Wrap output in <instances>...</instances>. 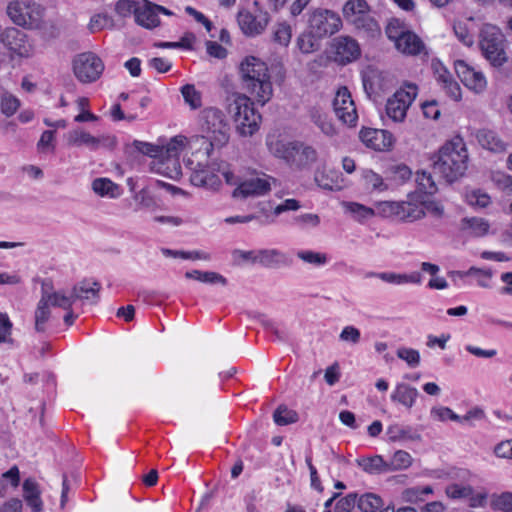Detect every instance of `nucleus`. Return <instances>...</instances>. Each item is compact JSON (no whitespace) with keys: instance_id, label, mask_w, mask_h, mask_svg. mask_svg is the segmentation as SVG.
<instances>
[{"instance_id":"obj_51","label":"nucleus","mask_w":512,"mask_h":512,"mask_svg":"<svg viewBox=\"0 0 512 512\" xmlns=\"http://www.w3.org/2000/svg\"><path fill=\"white\" fill-rule=\"evenodd\" d=\"M396 355L412 368L417 367L420 364V354L416 349L400 347L397 349Z\"/></svg>"},{"instance_id":"obj_56","label":"nucleus","mask_w":512,"mask_h":512,"mask_svg":"<svg viewBox=\"0 0 512 512\" xmlns=\"http://www.w3.org/2000/svg\"><path fill=\"white\" fill-rule=\"evenodd\" d=\"M492 506L495 510L512 512V493L504 492L496 496L492 501Z\"/></svg>"},{"instance_id":"obj_50","label":"nucleus","mask_w":512,"mask_h":512,"mask_svg":"<svg viewBox=\"0 0 512 512\" xmlns=\"http://www.w3.org/2000/svg\"><path fill=\"white\" fill-rule=\"evenodd\" d=\"M134 199L140 208L152 211L158 208V203L155 197L146 189H142L136 193Z\"/></svg>"},{"instance_id":"obj_28","label":"nucleus","mask_w":512,"mask_h":512,"mask_svg":"<svg viewBox=\"0 0 512 512\" xmlns=\"http://www.w3.org/2000/svg\"><path fill=\"white\" fill-rule=\"evenodd\" d=\"M23 497L32 512H41L43 510V501L40 497L41 491L38 483L29 478L23 482Z\"/></svg>"},{"instance_id":"obj_58","label":"nucleus","mask_w":512,"mask_h":512,"mask_svg":"<svg viewBox=\"0 0 512 512\" xmlns=\"http://www.w3.org/2000/svg\"><path fill=\"white\" fill-rule=\"evenodd\" d=\"M133 147L143 155H148L153 158L160 157V152H162L159 146L137 140L133 142Z\"/></svg>"},{"instance_id":"obj_21","label":"nucleus","mask_w":512,"mask_h":512,"mask_svg":"<svg viewBox=\"0 0 512 512\" xmlns=\"http://www.w3.org/2000/svg\"><path fill=\"white\" fill-rule=\"evenodd\" d=\"M0 43L19 56L27 57L31 52V45L27 41L26 35L13 27L4 29V37L0 39Z\"/></svg>"},{"instance_id":"obj_54","label":"nucleus","mask_w":512,"mask_h":512,"mask_svg":"<svg viewBox=\"0 0 512 512\" xmlns=\"http://www.w3.org/2000/svg\"><path fill=\"white\" fill-rule=\"evenodd\" d=\"M347 210L357 219L358 221H362L368 218H371L374 215V211L371 208H368L364 205L358 203H348Z\"/></svg>"},{"instance_id":"obj_5","label":"nucleus","mask_w":512,"mask_h":512,"mask_svg":"<svg viewBox=\"0 0 512 512\" xmlns=\"http://www.w3.org/2000/svg\"><path fill=\"white\" fill-rule=\"evenodd\" d=\"M227 110L232 115L236 129L241 136H252L261 122V115L256 112L253 102L244 94H233L227 99Z\"/></svg>"},{"instance_id":"obj_13","label":"nucleus","mask_w":512,"mask_h":512,"mask_svg":"<svg viewBox=\"0 0 512 512\" xmlns=\"http://www.w3.org/2000/svg\"><path fill=\"white\" fill-rule=\"evenodd\" d=\"M380 207L384 216H394L404 222H414L425 216L423 206L411 202L385 201L380 204Z\"/></svg>"},{"instance_id":"obj_32","label":"nucleus","mask_w":512,"mask_h":512,"mask_svg":"<svg viewBox=\"0 0 512 512\" xmlns=\"http://www.w3.org/2000/svg\"><path fill=\"white\" fill-rule=\"evenodd\" d=\"M311 121L327 136H334L337 131L328 115L320 108L313 107L309 111Z\"/></svg>"},{"instance_id":"obj_61","label":"nucleus","mask_w":512,"mask_h":512,"mask_svg":"<svg viewBox=\"0 0 512 512\" xmlns=\"http://www.w3.org/2000/svg\"><path fill=\"white\" fill-rule=\"evenodd\" d=\"M139 6L140 4L133 0H119L116 3L115 10L121 16H127L131 13H134V16H136V9Z\"/></svg>"},{"instance_id":"obj_46","label":"nucleus","mask_w":512,"mask_h":512,"mask_svg":"<svg viewBox=\"0 0 512 512\" xmlns=\"http://www.w3.org/2000/svg\"><path fill=\"white\" fill-rule=\"evenodd\" d=\"M445 493L453 500L466 499L473 494V488L470 485L452 483L445 488Z\"/></svg>"},{"instance_id":"obj_8","label":"nucleus","mask_w":512,"mask_h":512,"mask_svg":"<svg viewBox=\"0 0 512 512\" xmlns=\"http://www.w3.org/2000/svg\"><path fill=\"white\" fill-rule=\"evenodd\" d=\"M7 14L16 25L37 29L42 24L44 9L34 1L15 0L9 3Z\"/></svg>"},{"instance_id":"obj_4","label":"nucleus","mask_w":512,"mask_h":512,"mask_svg":"<svg viewBox=\"0 0 512 512\" xmlns=\"http://www.w3.org/2000/svg\"><path fill=\"white\" fill-rule=\"evenodd\" d=\"M243 87L258 103L265 105L273 95V87L265 62L254 56H247L240 64Z\"/></svg>"},{"instance_id":"obj_22","label":"nucleus","mask_w":512,"mask_h":512,"mask_svg":"<svg viewBox=\"0 0 512 512\" xmlns=\"http://www.w3.org/2000/svg\"><path fill=\"white\" fill-rule=\"evenodd\" d=\"M258 255L257 264L265 268L275 269L292 264V259L286 253L278 249H259Z\"/></svg>"},{"instance_id":"obj_49","label":"nucleus","mask_w":512,"mask_h":512,"mask_svg":"<svg viewBox=\"0 0 512 512\" xmlns=\"http://www.w3.org/2000/svg\"><path fill=\"white\" fill-rule=\"evenodd\" d=\"M416 183L419 191H421L424 194L432 195L437 191L436 184L433 181L431 174L425 171L417 173Z\"/></svg>"},{"instance_id":"obj_31","label":"nucleus","mask_w":512,"mask_h":512,"mask_svg":"<svg viewBox=\"0 0 512 512\" xmlns=\"http://www.w3.org/2000/svg\"><path fill=\"white\" fill-rule=\"evenodd\" d=\"M92 190L100 197L118 198L122 194L121 187L109 178H96L92 182Z\"/></svg>"},{"instance_id":"obj_10","label":"nucleus","mask_w":512,"mask_h":512,"mask_svg":"<svg viewBox=\"0 0 512 512\" xmlns=\"http://www.w3.org/2000/svg\"><path fill=\"white\" fill-rule=\"evenodd\" d=\"M73 71L80 82L92 83L102 75L104 63L96 54L84 52L74 58Z\"/></svg>"},{"instance_id":"obj_36","label":"nucleus","mask_w":512,"mask_h":512,"mask_svg":"<svg viewBox=\"0 0 512 512\" xmlns=\"http://www.w3.org/2000/svg\"><path fill=\"white\" fill-rule=\"evenodd\" d=\"M358 465L369 474H381L389 472L387 462L382 458V456L379 455L358 460Z\"/></svg>"},{"instance_id":"obj_64","label":"nucleus","mask_w":512,"mask_h":512,"mask_svg":"<svg viewBox=\"0 0 512 512\" xmlns=\"http://www.w3.org/2000/svg\"><path fill=\"white\" fill-rule=\"evenodd\" d=\"M340 340L357 344L360 341V331L354 326H346L339 335Z\"/></svg>"},{"instance_id":"obj_6","label":"nucleus","mask_w":512,"mask_h":512,"mask_svg":"<svg viewBox=\"0 0 512 512\" xmlns=\"http://www.w3.org/2000/svg\"><path fill=\"white\" fill-rule=\"evenodd\" d=\"M478 44L481 54L491 66L499 68L508 61L506 39L497 26L483 24L479 31Z\"/></svg>"},{"instance_id":"obj_25","label":"nucleus","mask_w":512,"mask_h":512,"mask_svg":"<svg viewBox=\"0 0 512 512\" xmlns=\"http://www.w3.org/2000/svg\"><path fill=\"white\" fill-rule=\"evenodd\" d=\"M475 137L482 148L493 153H503L507 149V144L493 130L486 128L479 129Z\"/></svg>"},{"instance_id":"obj_17","label":"nucleus","mask_w":512,"mask_h":512,"mask_svg":"<svg viewBox=\"0 0 512 512\" xmlns=\"http://www.w3.org/2000/svg\"><path fill=\"white\" fill-rule=\"evenodd\" d=\"M275 182L276 179L268 175L251 178L240 183L233 191V196L242 198L263 196L271 190L272 183Z\"/></svg>"},{"instance_id":"obj_26","label":"nucleus","mask_w":512,"mask_h":512,"mask_svg":"<svg viewBox=\"0 0 512 512\" xmlns=\"http://www.w3.org/2000/svg\"><path fill=\"white\" fill-rule=\"evenodd\" d=\"M135 21L137 24L147 29L157 27L160 23V20L155 8V4H152L148 1H144L142 4H140L139 8L136 9Z\"/></svg>"},{"instance_id":"obj_39","label":"nucleus","mask_w":512,"mask_h":512,"mask_svg":"<svg viewBox=\"0 0 512 512\" xmlns=\"http://www.w3.org/2000/svg\"><path fill=\"white\" fill-rule=\"evenodd\" d=\"M292 38V27L287 22L276 23L272 28V40L274 43L287 47Z\"/></svg>"},{"instance_id":"obj_45","label":"nucleus","mask_w":512,"mask_h":512,"mask_svg":"<svg viewBox=\"0 0 512 512\" xmlns=\"http://www.w3.org/2000/svg\"><path fill=\"white\" fill-rule=\"evenodd\" d=\"M273 419L277 425L285 426L295 423L298 420V415L295 411L281 405L274 411Z\"/></svg>"},{"instance_id":"obj_14","label":"nucleus","mask_w":512,"mask_h":512,"mask_svg":"<svg viewBox=\"0 0 512 512\" xmlns=\"http://www.w3.org/2000/svg\"><path fill=\"white\" fill-rule=\"evenodd\" d=\"M331 50L334 61L342 65L357 60L361 55L360 45L357 40L347 35L334 38Z\"/></svg>"},{"instance_id":"obj_7","label":"nucleus","mask_w":512,"mask_h":512,"mask_svg":"<svg viewBox=\"0 0 512 512\" xmlns=\"http://www.w3.org/2000/svg\"><path fill=\"white\" fill-rule=\"evenodd\" d=\"M342 15L356 30L371 37L380 34V26L371 15V8L366 0H347L342 7Z\"/></svg>"},{"instance_id":"obj_18","label":"nucleus","mask_w":512,"mask_h":512,"mask_svg":"<svg viewBox=\"0 0 512 512\" xmlns=\"http://www.w3.org/2000/svg\"><path fill=\"white\" fill-rule=\"evenodd\" d=\"M186 166L192 171L190 181L194 186L216 190L221 184L218 175L211 172L204 164L195 163L192 159L186 160Z\"/></svg>"},{"instance_id":"obj_41","label":"nucleus","mask_w":512,"mask_h":512,"mask_svg":"<svg viewBox=\"0 0 512 512\" xmlns=\"http://www.w3.org/2000/svg\"><path fill=\"white\" fill-rule=\"evenodd\" d=\"M185 277L188 279L198 280L203 283H220L222 285H226L227 283V280L221 274L212 271L202 272L199 270H192L186 272Z\"/></svg>"},{"instance_id":"obj_19","label":"nucleus","mask_w":512,"mask_h":512,"mask_svg":"<svg viewBox=\"0 0 512 512\" xmlns=\"http://www.w3.org/2000/svg\"><path fill=\"white\" fill-rule=\"evenodd\" d=\"M359 136L367 147L377 151L390 150L395 143L393 134L388 130L364 128L360 131Z\"/></svg>"},{"instance_id":"obj_42","label":"nucleus","mask_w":512,"mask_h":512,"mask_svg":"<svg viewBox=\"0 0 512 512\" xmlns=\"http://www.w3.org/2000/svg\"><path fill=\"white\" fill-rule=\"evenodd\" d=\"M296 256L304 263L315 267H321L328 263L329 258L326 253L316 252L312 250H299Z\"/></svg>"},{"instance_id":"obj_55","label":"nucleus","mask_w":512,"mask_h":512,"mask_svg":"<svg viewBox=\"0 0 512 512\" xmlns=\"http://www.w3.org/2000/svg\"><path fill=\"white\" fill-rule=\"evenodd\" d=\"M314 37L315 36L311 34V31H309V33L300 34L296 40L298 49L304 54L314 52L316 50L315 43L313 41Z\"/></svg>"},{"instance_id":"obj_30","label":"nucleus","mask_w":512,"mask_h":512,"mask_svg":"<svg viewBox=\"0 0 512 512\" xmlns=\"http://www.w3.org/2000/svg\"><path fill=\"white\" fill-rule=\"evenodd\" d=\"M153 169L171 179H178L182 175L179 159L176 158L159 157L153 162Z\"/></svg>"},{"instance_id":"obj_12","label":"nucleus","mask_w":512,"mask_h":512,"mask_svg":"<svg viewBox=\"0 0 512 512\" xmlns=\"http://www.w3.org/2000/svg\"><path fill=\"white\" fill-rule=\"evenodd\" d=\"M256 10H241L238 12L237 21L241 31L246 36H257L262 34L270 22V15L267 11L258 8V2L255 1Z\"/></svg>"},{"instance_id":"obj_37","label":"nucleus","mask_w":512,"mask_h":512,"mask_svg":"<svg viewBox=\"0 0 512 512\" xmlns=\"http://www.w3.org/2000/svg\"><path fill=\"white\" fill-rule=\"evenodd\" d=\"M473 18H469L466 22L458 21L453 25V31L457 39L467 47H471L474 44V33L470 27Z\"/></svg>"},{"instance_id":"obj_52","label":"nucleus","mask_w":512,"mask_h":512,"mask_svg":"<svg viewBox=\"0 0 512 512\" xmlns=\"http://www.w3.org/2000/svg\"><path fill=\"white\" fill-rule=\"evenodd\" d=\"M293 224L300 229L314 228L320 224V217L314 213H305L293 218Z\"/></svg>"},{"instance_id":"obj_27","label":"nucleus","mask_w":512,"mask_h":512,"mask_svg":"<svg viewBox=\"0 0 512 512\" xmlns=\"http://www.w3.org/2000/svg\"><path fill=\"white\" fill-rule=\"evenodd\" d=\"M366 277H377L384 282L395 285H403L407 283L420 284L422 281V276L419 272H413L411 274H401L395 272H370L366 275Z\"/></svg>"},{"instance_id":"obj_63","label":"nucleus","mask_w":512,"mask_h":512,"mask_svg":"<svg viewBox=\"0 0 512 512\" xmlns=\"http://www.w3.org/2000/svg\"><path fill=\"white\" fill-rule=\"evenodd\" d=\"M364 181L368 187L374 190H384L386 188L382 177L371 170L365 171Z\"/></svg>"},{"instance_id":"obj_43","label":"nucleus","mask_w":512,"mask_h":512,"mask_svg":"<svg viewBox=\"0 0 512 512\" xmlns=\"http://www.w3.org/2000/svg\"><path fill=\"white\" fill-rule=\"evenodd\" d=\"M411 464L412 457L408 452L404 450L396 451L391 459L387 462L389 472L407 469L411 466Z\"/></svg>"},{"instance_id":"obj_16","label":"nucleus","mask_w":512,"mask_h":512,"mask_svg":"<svg viewBox=\"0 0 512 512\" xmlns=\"http://www.w3.org/2000/svg\"><path fill=\"white\" fill-rule=\"evenodd\" d=\"M455 70L462 83L471 91L480 94L487 88V79L484 73L470 66L463 60L455 62Z\"/></svg>"},{"instance_id":"obj_20","label":"nucleus","mask_w":512,"mask_h":512,"mask_svg":"<svg viewBox=\"0 0 512 512\" xmlns=\"http://www.w3.org/2000/svg\"><path fill=\"white\" fill-rule=\"evenodd\" d=\"M67 142L71 146H86L91 150H97L102 146L112 145L113 139L105 136L95 137L84 130L75 129L68 133Z\"/></svg>"},{"instance_id":"obj_3","label":"nucleus","mask_w":512,"mask_h":512,"mask_svg":"<svg viewBox=\"0 0 512 512\" xmlns=\"http://www.w3.org/2000/svg\"><path fill=\"white\" fill-rule=\"evenodd\" d=\"M468 165V151L462 137L455 136L444 143L434 156V171L452 183L465 174Z\"/></svg>"},{"instance_id":"obj_40","label":"nucleus","mask_w":512,"mask_h":512,"mask_svg":"<svg viewBox=\"0 0 512 512\" xmlns=\"http://www.w3.org/2000/svg\"><path fill=\"white\" fill-rule=\"evenodd\" d=\"M357 507L361 512H377L383 507V501L374 493H365L358 496Z\"/></svg>"},{"instance_id":"obj_59","label":"nucleus","mask_w":512,"mask_h":512,"mask_svg":"<svg viewBox=\"0 0 512 512\" xmlns=\"http://www.w3.org/2000/svg\"><path fill=\"white\" fill-rule=\"evenodd\" d=\"M111 24V19L106 14H95L91 17L88 28L94 33L100 31Z\"/></svg>"},{"instance_id":"obj_47","label":"nucleus","mask_w":512,"mask_h":512,"mask_svg":"<svg viewBox=\"0 0 512 512\" xmlns=\"http://www.w3.org/2000/svg\"><path fill=\"white\" fill-rule=\"evenodd\" d=\"M181 93L185 103H187L192 109H197L202 104L201 93L196 90L192 84H186L181 88Z\"/></svg>"},{"instance_id":"obj_33","label":"nucleus","mask_w":512,"mask_h":512,"mask_svg":"<svg viewBox=\"0 0 512 512\" xmlns=\"http://www.w3.org/2000/svg\"><path fill=\"white\" fill-rule=\"evenodd\" d=\"M386 434L390 441H419L420 434L413 431L411 427H403L398 424L391 425L387 428Z\"/></svg>"},{"instance_id":"obj_48","label":"nucleus","mask_w":512,"mask_h":512,"mask_svg":"<svg viewBox=\"0 0 512 512\" xmlns=\"http://www.w3.org/2000/svg\"><path fill=\"white\" fill-rule=\"evenodd\" d=\"M474 274H482L487 279L492 278L491 270H485V269H480V268H476V267H470L467 271H449L448 272V276L450 277V279L453 281V283L456 286H460L459 282L461 280H463L465 277L471 276Z\"/></svg>"},{"instance_id":"obj_35","label":"nucleus","mask_w":512,"mask_h":512,"mask_svg":"<svg viewBox=\"0 0 512 512\" xmlns=\"http://www.w3.org/2000/svg\"><path fill=\"white\" fill-rule=\"evenodd\" d=\"M461 227L474 237H482L489 232L490 225L488 221L483 218L472 217L462 219Z\"/></svg>"},{"instance_id":"obj_2","label":"nucleus","mask_w":512,"mask_h":512,"mask_svg":"<svg viewBox=\"0 0 512 512\" xmlns=\"http://www.w3.org/2000/svg\"><path fill=\"white\" fill-rule=\"evenodd\" d=\"M266 146L271 155L295 170L310 168L318 158L316 149L311 145L298 140L288 141L277 134L267 135Z\"/></svg>"},{"instance_id":"obj_11","label":"nucleus","mask_w":512,"mask_h":512,"mask_svg":"<svg viewBox=\"0 0 512 512\" xmlns=\"http://www.w3.org/2000/svg\"><path fill=\"white\" fill-rule=\"evenodd\" d=\"M416 96L417 87L414 84L407 85V89L397 90L386 103V114L389 119L397 123L403 122Z\"/></svg>"},{"instance_id":"obj_23","label":"nucleus","mask_w":512,"mask_h":512,"mask_svg":"<svg viewBox=\"0 0 512 512\" xmlns=\"http://www.w3.org/2000/svg\"><path fill=\"white\" fill-rule=\"evenodd\" d=\"M398 51L405 55L416 56L421 53L428 54L423 40L414 32L408 30L395 45Z\"/></svg>"},{"instance_id":"obj_53","label":"nucleus","mask_w":512,"mask_h":512,"mask_svg":"<svg viewBox=\"0 0 512 512\" xmlns=\"http://www.w3.org/2000/svg\"><path fill=\"white\" fill-rule=\"evenodd\" d=\"M406 32H408V30L397 19L391 20L386 26V35L395 45Z\"/></svg>"},{"instance_id":"obj_44","label":"nucleus","mask_w":512,"mask_h":512,"mask_svg":"<svg viewBox=\"0 0 512 512\" xmlns=\"http://www.w3.org/2000/svg\"><path fill=\"white\" fill-rule=\"evenodd\" d=\"M45 293L49 305L60 307L64 310H70L73 303L76 301L73 297V292L69 296L63 292Z\"/></svg>"},{"instance_id":"obj_62","label":"nucleus","mask_w":512,"mask_h":512,"mask_svg":"<svg viewBox=\"0 0 512 512\" xmlns=\"http://www.w3.org/2000/svg\"><path fill=\"white\" fill-rule=\"evenodd\" d=\"M12 322L6 313L0 312V343L10 341Z\"/></svg>"},{"instance_id":"obj_15","label":"nucleus","mask_w":512,"mask_h":512,"mask_svg":"<svg viewBox=\"0 0 512 512\" xmlns=\"http://www.w3.org/2000/svg\"><path fill=\"white\" fill-rule=\"evenodd\" d=\"M334 112L337 118L349 127H354L358 120V114L354 101L347 87L338 89L333 100Z\"/></svg>"},{"instance_id":"obj_24","label":"nucleus","mask_w":512,"mask_h":512,"mask_svg":"<svg viewBox=\"0 0 512 512\" xmlns=\"http://www.w3.org/2000/svg\"><path fill=\"white\" fill-rule=\"evenodd\" d=\"M100 283L89 280H83L73 287V297L75 300L96 304L99 301Z\"/></svg>"},{"instance_id":"obj_29","label":"nucleus","mask_w":512,"mask_h":512,"mask_svg":"<svg viewBox=\"0 0 512 512\" xmlns=\"http://www.w3.org/2000/svg\"><path fill=\"white\" fill-rule=\"evenodd\" d=\"M419 395L418 390L406 383H398L391 394V400L398 402L406 408H411Z\"/></svg>"},{"instance_id":"obj_38","label":"nucleus","mask_w":512,"mask_h":512,"mask_svg":"<svg viewBox=\"0 0 512 512\" xmlns=\"http://www.w3.org/2000/svg\"><path fill=\"white\" fill-rule=\"evenodd\" d=\"M186 143L187 138L185 136L177 135L173 137L165 147H160V149H162V152H160V157L166 156L168 158L179 159L181 152L186 146Z\"/></svg>"},{"instance_id":"obj_60","label":"nucleus","mask_w":512,"mask_h":512,"mask_svg":"<svg viewBox=\"0 0 512 512\" xmlns=\"http://www.w3.org/2000/svg\"><path fill=\"white\" fill-rule=\"evenodd\" d=\"M19 100L12 95H4L1 100V110L6 116L13 115L19 108Z\"/></svg>"},{"instance_id":"obj_34","label":"nucleus","mask_w":512,"mask_h":512,"mask_svg":"<svg viewBox=\"0 0 512 512\" xmlns=\"http://www.w3.org/2000/svg\"><path fill=\"white\" fill-rule=\"evenodd\" d=\"M50 309L46 293H43L35 310V330L39 333L46 331V324L50 318Z\"/></svg>"},{"instance_id":"obj_9","label":"nucleus","mask_w":512,"mask_h":512,"mask_svg":"<svg viewBox=\"0 0 512 512\" xmlns=\"http://www.w3.org/2000/svg\"><path fill=\"white\" fill-rule=\"evenodd\" d=\"M308 24L311 34L321 39L338 32L342 27V20L336 12L319 8L311 13Z\"/></svg>"},{"instance_id":"obj_1","label":"nucleus","mask_w":512,"mask_h":512,"mask_svg":"<svg viewBox=\"0 0 512 512\" xmlns=\"http://www.w3.org/2000/svg\"><path fill=\"white\" fill-rule=\"evenodd\" d=\"M200 135L195 136L193 142H203V151H197L206 159L210 157L215 148L224 147L230 139V124L225 113L216 107L204 108L198 116Z\"/></svg>"},{"instance_id":"obj_57","label":"nucleus","mask_w":512,"mask_h":512,"mask_svg":"<svg viewBox=\"0 0 512 512\" xmlns=\"http://www.w3.org/2000/svg\"><path fill=\"white\" fill-rule=\"evenodd\" d=\"M358 495L350 493L337 501L335 512H353V508L357 505Z\"/></svg>"}]
</instances>
